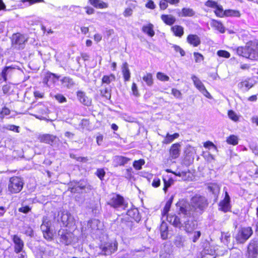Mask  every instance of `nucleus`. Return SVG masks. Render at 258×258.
<instances>
[{"instance_id": "13d9d810", "label": "nucleus", "mask_w": 258, "mask_h": 258, "mask_svg": "<svg viewBox=\"0 0 258 258\" xmlns=\"http://www.w3.org/2000/svg\"><path fill=\"white\" fill-rule=\"evenodd\" d=\"M217 55L219 56L223 57L225 58H229L230 56L229 52L226 50H220L217 51Z\"/></svg>"}, {"instance_id": "5701e85b", "label": "nucleus", "mask_w": 258, "mask_h": 258, "mask_svg": "<svg viewBox=\"0 0 258 258\" xmlns=\"http://www.w3.org/2000/svg\"><path fill=\"white\" fill-rule=\"evenodd\" d=\"M187 41L190 45L197 47L201 43L200 38L196 34H189L187 37Z\"/></svg>"}, {"instance_id": "3c124183", "label": "nucleus", "mask_w": 258, "mask_h": 258, "mask_svg": "<svg viewBox=\"0 0 258 258\" xmlns=\"http://www.w3.org/2000/svg\"><path fill=\"white\" fill-rule=\"evenodd\" d=\"M69 11L71 12H74L76 14H80L81 12V8L79 6L71 5L69 7Z\"/></svg>"}, {"instance_id": "b1692460", "label": "nucleus", "mask_w": 258, "mask_h": 258, "mask_svg": "<svg viewBox=\"0 0 258 258\" xmlns=\"http://www.w3.org/2000/svg\"><path fill=\"white\" fill-rule=\"evenodd\" d=\"M89 2L97 9H105L108 7V4L101 0H89Z\"/></svg>"}, {"instance_id": "4d7b16f0", "label": "nucleus", "mask_w": 258, "mask_h": 258, "mask_svg": "<svg viewBox=\"0 0 258 258\" xmlns=\"http://www.w3.org/2000/svg\"><path fill=\"white\" fill-rule=\"evenodd\" d=\"M54 98L59 103H62L67 102L66 98L61 94L55 95Z\"/></svg>"}, {"instance_id": "6e6d98bb", "label": "nucleus", "mask_w": 258, "mask_h": 258, "mask_svg": "<svg viewBox=\"0 0 258 258\" xmlns=\"http://www.w3.org/2000/svg\"><path fill=\"white\" fill-rule=\"evenodd\" d=\"M157 78L161 81H168L169 80L168 76L161 72H158L157 74Z\"/></svg>"}, {"instance_id": "20e7f679", "label": "nucleus", "mask_w": 258, "mask_h": 258, "mask_svg": "<svg viewBox=\"0 0 258 258\" xmlns=\"http://www.w3.org/2000/svg\"><path fill=\"white\" fill-rule=\"evenodd\" d=\"M118 243L116 240L102 242L96 247V257L109 256L117 251Z\"/></svg>"}, {"instance_id": "f8f14e48", "label": "nucleus", "mask_w": 258, "mask_h": 258, "mask_svg": "<svg viewBox=\"0 0 258 258\" xmlns=\"http://www.w3.org/2000/svg\"><path fill=\"white\" fill-rule=\"evenodd\" d=\"M58 221L60 220L64 226H72L75 224V219L74 217L68 212L63 211L61 212L60 217H58Z\"/></svg>"}, {"instance_id": "09e8293b", "label": "nucleus", "mask_w": 258, "mask_h": 258, "mask_svg": "<svg viewBox=\"0 0 258 258\" xmlns=\"http://www.w3.org/2000/svg\"><path fill=\"white\" fill-rule=\"evenodd\" d=\"M42 233L45 232L50 229V222L49 221H43L40 226Z\"/></svg>"}, {"instance_id": "a878e982", "label": "nucleus", "mask_w": 258, "mask_h": 258, "mask_svg": "<svg viewBox=\"0 0 258 258\" xmlns=\"http://www.w3.org/2000/svg\"><path fill=\"white\" fill-rule=\"evenodd\" d=\"M160 231L161 237L162 239H167L168 238V227L167 224L166 222L163 221L161 223L160 227Z\"/></svg>"}, {"instance_id": "4be33fe9", "label": "nucleus", "mask_w": 258, "mask_h": 258, "mask_svg": "<svg viewBox=\"0 0 258 258\" xmlns=\"http://www.w3.org/2000/svg\"><path fill=\"white\" fill-rule=\"evenodd\" d=\"M126 214L136 222H139L141 220V216L139 214L138 209L136 208H133L127 210Z\"/></svg>"}, {"instance_id": "dca6fc26", "label": "nucleus", "mask_w": 258, "mask_h": 258, "mask_svg": "<svg viewBox=\"0 0 258 258\" xmlns=\"http://www.w3.org/2000/svg\"><path fill=\"white\" fill-rule=\"evenodd\" d=\"M77 97L81 103L86 106H90L92 104V99L89 98L86 94V93L78 91L77 92Z\"/></svg>"}, {"instance_id": "37998d69", "label": "nucleus", "mask_w": 258, "mask_h": 258, "mask_svg": "<svg viewBox=\"0 0 258 258\" xmlns=\"http://www.w3.org/2000/svg\"><path fill=\"white\" fill-rule=\"evenodd\" d=\"M173 201V197H171L169 200L166 202L165 206L164 208L163 211V214L164 215H166L168 214V212L170 210V209L171 208V206L172 203Z\"/></svg>"}, {"instance_id": "c9c22d12", "label": "nucleus", "mask_w": 258, "mask_h": 258, "mask_svg": "<svg viewBox=\"0 0 258 258\" xmlns=\"http://www.w3.org/2000/svg\"><path fill=\"white\" fill-rule=\"evenodd\" d=\"M130 226L127 227L125 236H131L137 233L135 224L131 221Z\"/></svg>"}, {"instance_id": "aec40b11", "label": "nucleus", "mask_w": 258, "mask_h": 258, "mask_svg": "<svg viewBox=\"0 0 258 258\" xmlns=\"http://www.w3.org/2000/svg\"><path fill=\"white\" fill-rule=\"evenodd\" d=\"M59 77L57 76L55 74L48 73L43 79V83L46 84L48 86H49L51 84H54L57 81Z\"/></svg>"}, {"instance_id": "a211bd4d", "label": "nucleus", "mask_w": 258, "mask_h": 258, "mask_svg": "<svg viewBox=\"0 0 258 258\" xmlns=\"http://www.w3.org/2000/svg\"><path fill=\"white\" fill-rule=\"evenodd\" d=\"M181 145L177 143L172 145L169 150L170 157L172 159H176L180 155Z\"/></svg>"}, {"instance_id": "423d86ee", "label": "nucleus", "mask_w": 258, "mask_h": 258, "mask_svg": "<svg viewBox=\"0 0 258 258\" xmlns=\"http://www.w3.org/2000/svg\"><path fill=\"white\" fill-rule=\"evenodd\" d=\"M108 204L115 209L123 210H126L128 207V203L123 197L118 194L113 195Z\"/></svg>"}, {"instance_id": "0eeeda50", "label": "nucleus", "mask_w": 258, "mask_h": 258, "mask_svg": "<svg viewBox=\"0 0 258 258\" xmlns=\"http://www.w3.org/2000/svg\"><path fill=\"white\" fill-rule=\"evenodd\" d=\"M57 234L59 242L64 245H71L76 240L74 234L67 229H60Z\"/></svg>"}, {"instance_id": "a18cd8bd", "label": "nucleus", "mask_w": 258, "mask_h": 258, "mask_svg": "<svg viewBox=\"0 0 258 258\" xmlns=\"http://www.w3.org/2000/svg\"><path fill=\"white\" fill-rule=\"evenodd\" d=\"M229 258H242V255L239 250L232 249Z\"/></svg>"}, {"instance_id": "cd10ccee", "label": "nucleus", "mask_w": 258, "mask_h": 258, "mask_svg": "<svg viewBox=\"0 0 258 258\" xmlns=\"http://www.w3.org/2000/svg\"><path fill=\"white\" fill-rule=\"evenodd\" d=\"M61 84L68 88H71L75 85V82L69 77H64L61 80Z\"/></svg>"}, {"instance_id": "4468645a", "label": "nucleus", "mask_w": 258, "mask_h": 258, "mask_svg": "<svg viewBox=\"0 0 258 258\" xmlns=\"http://www.w3.org/2000/svg\"><path fill=\"white\" fill-rule=\"evenodd\" d=\"M38 139L40 142L48 144L51 146L55 145L57 144L59 141L58 138L50 134H43L39 135Z\"/></svg>"}, {"instance_id": "1a4fd4ad", "label": "nucleus", "mask_w": 258, "mask_h": 258, "mask_svg": "<svg viewBox=\"0 0 258 258\" xmlns=\"http://www.w3.org/2000/svg\"><path fill=\"white\" fill-rule=\"evenodd\" d=\"M253 233V230L250 227H242L238 229L235 238L238 243H244Z\"/></svg>"}, {"instance_id": "f704fd0d", "label": "nucleus", "mask_w": 258, "mask_h": 258, "mask_svg": "<svg viewBox=\"0 0 258 258\" xmlns=\"http://www.w3.org/2000/svg\"><path fill=\"white\" fill-rule=\"evenodd\" d=\"M172 32L176 36L181 37L184 33L183 28L181 26L175 25L171 28Z\"/></svg>"}, {"instance_id": "ea45409f", "label": "nucleus", "mask_w": 258, "mask_h": 258, "mask_svg": "<svg viewBox=\"0 0 258 258\" xmlns=\"http://www.w3.org/2000/svg\"><path fill=\"white\" fill-rule=\"evenodd\" d=\"M115 79V76L113 74H110L109 76L105 75L102 79V85L103 84H109L111 82L114 81Z\"/></svg>"}, {"instance_id": "338daca9", "label": "nucleus", "mask_w": 258, "mask_h": 258, "mask_svg": "<svg viewBox=\"0 0 258 258\" xmlns=\"http://www.w3.org/2000/svg\"><path fill=\"white\" fill-rule=\"evenodd\" d=\"M205 6H206L208 7L216 9L217 8V7L218 6V5L216 2L212 1L211 0H208V1H207L206 2Z\"/></svg>"}, {"instance_id": "79ce46f5", "label": "nucleus", "mask_w": 258, "mask_h": 258, "mask_svg": "<svg viewBox=\"0 0 258 258\" xmlns=\"http://www.w3.org/2000/svg\"><path fill=\"white\" fill-rule=\"evenodd\" d=\"M143 80L148 86H151L153 84V76L150 73H147L146 75L144 76L143 77Z\"/></svg>"}, {"instance_id": "f03ea898", "label": "nucleus", "mask_w": 258, "mask_h": 258, "mask_svg": "<svg viewBox=\"0 0 258 258\" xmlns=\"http://www.w3.org/2000/svg\"><path fill=\"white\" fill-rule=\"evenodd\" d=\"M209 205L207 199L204 196L196 195L190 200L189 204L187 202L182 200L178 202L176 207L183 208L187 211L190 212L192 214L199 217L206 211Z\"/></svg>"}, {"instance_id": "e2e57ef3", "label": "nucleus", "mask_w": 258, "mask_h": 258, "mask_svg": "<svg viewBox=\"0 0 258 258\" xmlns=\"http://www.w3.org/2000/svg\"><path fill=\"white\" fill-rule=\"evenodd\" d=\"M31 210V208L28 206H23L19 208L18 211L24 214H27Z\"/></svg>"}, {"instance_id": "2f4dec72", "label": "nucleus", "mask_w": 258, "mask_h": 258, "mask_svg": "<svg viewBox=\"0 0 258 258\" xmlns=\"http://www.w3.org/2000/svg\"><path fill=\"white\" fill-rule=\"evenodd\" d=\"M117 222L118 223L119 222V226L122 229L123 235L125 236L127 227L130 226V224H131V221H127L121 218L120 221L117 220Z\"/></svg>"}, {"instance_id": "c85d7f7f", "label": "nucleus", "mask_w": 258, "mask_h": 258, "mask_svg": "<svg viewBox=\"0 0 258 258\" xmlns=\"http://www.w3.org/2000/svg\"><path fill=\"white\" fill-rule=\"evenodd\" d=\"M161 18L166 25L170 26L173 25L176 21V18L171 15H162Z\"/></svg>"}, {"instance_id": "bb28decb", "label": "nucleus", "mask_w": 258, "mask_h": 258, "mask_svg": "<svg viewBox=\"0 0 258 258\" xmlns=\"http://www.w3.org/2000/svg\"><path fill=\"white\" fill-rule=\"evenodd\" d=\"M121 69L124 81H128L131 78V73L128 68V63L126 62H125L122 64Z\"/></svg>"}, {"instance_id": "bf43d9fd", "label": "nucleus", "mask_w": 258, "mask_h": 258, "mask_svg": "<svg viewBox=\"0 0 258 258\" xmlns=\"http://www.w3.org/2000/svg\"><path fill=\"white\" fill-rule=\"evenodd\" d=\"M172 47L174 49L175 52H179L181 56H183L185 55V53L184 51L179 46L177 45H173Z\"/></svg>"}, {"instance_id": "f257e3e1", "label": "nucleus", "mask_w": 258, "mask_h": 258, "mask_svg": "<svg viewBox=\"0 0 258 258\" xmlns=\"http://www.w3.org/2000/svg\"><path fill=\"white\" fill-rule=\"evenodd\" d=\"M179 216L175 214L167 215V221L174 227L179 229L183 228L187 233H191L196 229V219L199 217L192 214L182 207H176Z\"/></svg>"}, {"instance_id": "7ed1b4c3", "label": "nucleus", "mask_w": 258, "mask_h": 258, "mask_svg": "<svg viewBox=\"0 0 258 258\" xmlns=\"http://www.w3.org/2000/svg\"><path fill=\"white\" fill-rule=\"evenodd\" d=\"M236 52L240 56L252 60L258 59V41H250L244 47H238Z\"/></svg>"}, {"instance_id": "412c9836", "label": "nucleus", "mask_w": 258, "mask_h": 258, "mask_svg": "<svg viewBox=\"0 0 258 258\" xmlns=\"http://www.w3.org/2000/svg\"><path fill=\"white\" fill-rule=\"evenodd\" d=\"M131 160L130 158L122 156H115L113 159L114 166H123Z\"/></svg>"}, {"instance_id": "4c0bfd02", "label": "nucleus", "mask_w": 258, "mask_h": 258, "mask_svg": "<svg viewBox=\"0 0 258 258\" xmlns=\"http://www.w3.org/2000/svg\"><path fill=\"white\" fill-rule=\"evenodd\" d=\"M187 234L193 242H196L201 236V232L200 231H193L191 233Z\"/></svg>"}, {"instance_id": "052dcab7", "label": "nucleus", "mask_w": 258, "mask_h": 258, "mask_svg": "<svg viewBox=\"0 0 258 258\" xmlns=\"http://www.w3.org/2000/svg\"><path fill=\"white\" fill-rule=\"evenodd\" d=\"M228 115L229 117L233 121H236L238 120V116L233 110H229Z\"/></svg>"}, {"instance_id": "6ab92c4d", "label": "nucleus", "mask_w": 258, "mask_h": 258, "mask_svg": "<svg viewBox=\"0 0 258 258\" xmlns=\"http://www.w3.org/2000/svg\"><path fill=\"white\" fill-rule=\"evenodd\" d=\"M13 241L15 243V252L17 253L20 252L24 247V242L17 235H14L13 237Z\"/></svg>"}, {"instance_id": "7c9ffc66", "label": "nucleus", "mask_w": 258, "mask_h": 258, "mask_svg": "<svg viewBox=\"0 0 258 258\" xmlns=\"http://www.w3.org/2000/svg\"><path fill=\"white\" fill-rule=\"evenodd\" d=\"M211 26L214 27L217 30L219 31L221 33H224L225 32V28L220 21L213 20L212 21Z\"/></svg>"}, {"instance_id": "f3484780", "label": "nucleus", "mask_w": 258, "mask_h": 258, "mask_svg": "<svg viewBox=\"0 0 258 258\" xmlns=\"http://www.w3.org/2000/svg\"><path fill=\"white\" fill-rule=\"evenodd\" d=\"M100 222L97 219H92L88 221L87 228L92 233L95 234L99 230Z\"/></svg>"}, {"instance_id": "603ef678", "label": "nucleus", "mask_w": 258, "mask_h": 258, "mask_svg": "<svg viewBox=\"0 0 258 258\" xmlns=\"http://www.w3.org/2000/svg\"><path fill=\"white\" fill-rule=\"evenodd\" d=\"M238 86L240 89L243 88L244 87L249 89L253 86V84L250 83L248 81L245 80L242 82H241L238 84Z\"/></svg>"}, {"instance_id": "c756f323", "label": "nucleus", "mask_w": 258, "mask_h": 258, "mask_svg": "<svg viewBox=\"0 0 258 258\" xmlns=\"http://www.w3.org/2000/svg\"><path fill=\"white\" fill-rule=\"evenodd\" d=\"M179 137V135L178 133H174L173 135H170L169 133H167L163 140L162 143L164 144H169Z\"/></svg>"}, {"instance_id": "2eb2a0df", "label": "nucleus", "mask_w": 258, "mask_h": 258, "mask_svg": "<svg viewBox=\"0 0 258 258\" xmlns=\"http://www.w3.org/2000/svg\"><path fill=\"white\" fill-rule=\"evenodd\" d=\"M231 208L230 198L228 193L226 191L224 199L218 204V210L224 213H226L230 211Z\"/></svg>"}, {"instance_id": "39448f33", "label": "nucleus", "mask_w": 258, "mask_h": 258, "mask_svg": "<svg viewBox=\"0 0 258 258\" xmlns=\"http://www.w3.org/2000/svg\"><path fill=\"white\" fill-rule=\"evenodd\" d=\"M70 190L72 193H88L93 189L92 186L87 180H82L71 183Z\"/></svg>"}, {"instance_id": "774afa93", "label": "nucleus", "mask_w": 258, "mask_h": 258, "mask_svg": "<svg viewBox=\"0 0 258 258\" xmlns=\"http://www.w3.org/2000/svg\"><path fill=\"white\" fill-rule=\"evenodd\" d=\"M133 13V10L130 8H126L123 12V15L124 17H128L132 16Z\"/></svg>"}, {"instance_id": "ddd939ff", "label": "nucleus", "mask_w": 258, "mask_h": 258, "mask_svg": "<svg viewBox=\"0 0 258 258\" xmlns=\"http://www.w3.org/2000/svg\"><path fill=\"white\" fill-rule=\"evenodd\" d=\"M258 255V241L252 240L247 247L246 258H257Z\"/></svg>"}, {"instance_id": "393cba45", "label": "nucleus", "mask_w": 258, "mask_h": 258, "mask_svg": "<svg viewBox=\"0 0 258 258\" xmlns=\"http://www.w3.org/2000/svg\"><path fill=\"white\" fill-rule=\"evenodd\" d=\"M207 189L209 192L213 194L215 200L216 201L220 191L219 186L216 184H210L208 186Z\"/></svg>"}, {"instance_id": "58836bf2", "label": "nucleus", "mask_w": 258, "mask_h": 258, "mask_svg": "<svg viewBox=\"0 0 258 258\" xmlns=\"http://www.w3.org/2000/svg\"><path fill=\"white\" fill-rule=\"evenodd\" d=\"M111 90L109 87H105L100 90V94L102 97L107 99H110L111 98Z\"/></svg>"}, {"instance_id": "e433bc0d", "label": "nucleus", "mask_w": 258, "mask_h": 258, "mask_svg": "<svg viewBox=\"0 0 258 258\" xmlns=\"http://www.w3.org/2000/svg\"><path fill=\"white\" fill-rule=\"evenodd\" d=\"M195 15V12L190 8H184L181 10V17H192Z\"/></svg>"}, {"instance_id": "a19ab883", "label": "nucleus", "mask_w": 258, "mask_h": 258, "mask_svg": "<svg viewBox=\"0 0 258 258\" xmlns=\"http://www.w3.org/2000/svg\"><path fill=\"white\" fill-rule=\"evenodd\" d=\"M225 16L239 17L240 14L239 11L233 10H227L225 11Z\"/></svg>"}, {"instance_id": "6e6552de", "label": "nucleus", "mask_w": 258, "mask_h": 258, "mask_svg": "<svg viewBox=\"0 0 258 258\" xmlns=\"http://www.w3.org/2000/svg\"><path fill=\"white\" fill-rule=\"evenodd\" d=\"M24 184V181L22 178L13 176L9 180L8 190L12 194L18 193L22 189Z\"/></svg>"}, {"instance_id": "5fc2aeb1", "label": "nucleus", "mask_w": 258, "mask_h": 258, "mask_svg": "<svg viewBox=\"0 0 258 258\" xmlns=\"http://www.w3.org/2000/svg\"><path fill=\"white\" fill-rule=\"evenodd\" d=\"M95 174L100 180H102L105 175V172L103 168H98L97 169Z\"/></svg>"}, {"instance_id": "9b49d317", "label": "nucleus", "mask_w": 258, "mask_h": 258, "mask_svg": "<svg viewBox=\"0 0 258 258\" xmlns=\"http://www.w3.org/2000/svg\"><path fill=\"white\" fill-rule=\"evenodd\" d=\"M12 44L19 49L23 48L25 43L27 41V39L24 35L20 33H16L12 36Z\"/></svg>"}, {"instance_id": "49530a36", "label": "nucleus", "mask_w": 258, "mask_h": 258, "mask_svg": "<svg viewBox=\"0 0 258 258\" xmlns=\"http://www.w3.org/2000/svg\"><path fill=\"white\" fill-rule=\"evenodd\" d=\"M164 181V187L163 190L165 192L168 190V188L173 183L174 180L172 178H169L168 180H166V179L163 178Z\"/></svg>"}, {"instance_id": "9d476101", "label": "nucleus", "mask_w": 258, "mask_h": 258, "mask_svg": "<svg viewBox=\"0 0 258 258\" xmlns=\"http://www.w3.org/2000/svg\"><path fill=\"white\" fill-rule=\"evenodd\" d=\"M19 68L16 65L12 64L10 66H6L0 73V83L7 82L8 80L11 78L17 70Z\"/></svg>"}, {"instance_id": "473e14b6", "label": "nucleus", "mask_w": 258, "mask_h": 258, "mask_svg": "<svg viewBox=\"0 0 258 258\" xmlns=\"http://www.w3.org/2000/svg\"><path fill=\"white\" fill-rule=\"evenodd\" d=\"M191 79L195 86L201 92L206 88L203 83L197 76L193 75L191 77Z\"/></svg>"}, {"instance_id": "c03bdc74", "label": "nucleus", "mask_w": 258, "mask_h": 258, "mask_svg": "<svg viewBox=\"0 0 258 258\" xmlns=\"http://www.w3.org/2000/svg\"><path fill=\"white\" fill-rule=\"evenodd\" d=\"M145 162L144 159L136 160L133 163V166L136 170H139L142 169V166L145 164Z\"/></svg>"}, {"instance_id": "de8ad7c7", "label": "nucleus", "mask_w": 258, "mask_h": 258, "mask_svg": "<svg viewBox=\"0 0 258 258\" xmlns=\"http://www.w3.org/2000/svg\"><path fill=\"white\" fill-rule=\"evenodd\" d=\"M215 13L219 17H223L225 16V11H223L222 6L218 5L216 8Z\"/></svg>"}, {"instance_id": "680f3d73", "label": "nucleus", "mask_w": 258, "mask_h": 258, "mask_svg": "<svg viewBox=\"0 0 258 258\" xmlns=\"http://www.w3.org/2000/svg\"><path fill=\"white\" fill-rule=\"evenodd\" d=\"M174 244L178 247H181L183 245L182 238L180 236L176 237L175 239Z\"/></svg>"}, {"instance_id": "72a5a7b5", "label": "nucleus", "mask_w": 258, "mask_h": 258, "mask_svg": "<svg viewBox=\"0 0 258 258\" xmlns=\"http://www.w3.org/2000/svg\"><path fill=\"white\" fill-rule=\"evenodd\" d=\"M154 26L153 24L150 23L147 25L144 26L142 28V31L145 33H146L149 36L152 37L154 35L155 32L153 30Z\"/></svg>"}, {"instance_id": "69168bd1", "label": "nucleus", "mask_w": 258, "mask_h": 258, "mask_svg": "<svg viewBox=\"0 0 258 258\" xmlns=\"http://www.w3.org/2000/svg\"><path fill=\"white\" fill-rule=\"evenodd\" d=\"M194 56L195 58V61L196 62H200L204 59L203 55L199 52H194Z\"/></svg>"}, {"instance_id": "864d4df0", "label": "nucleus", "mask_w": 258, "mask_h": 258, "mask_svg": "<svg viewBox=\"0 0 258 258\" xmlns=\"http://www.w3.org/2000/svg\"><path fill=\"white\" fill-rule=\"evenodd\" d=\"M44 238L48 241H51L53 239V233L50 229L43 233Z\"/></svg>"}, {"instance_id": "0e129e2a", "label": "nucleus", "mask_w": 258, "mask_h": 258, "mask_svg": "<svg viewBox=\"0 0 258 258\" xmlns=\"http://www.w3.org/2000/svg\"><path fill=\"white\" fill-rule=\"evenodd\" d=\"M133 173L132 168L130 167L125 170L124 177L127 179H131L133 177Z\"/></svg>"}, {"instance_id": "8fccbe9b", "label": "nucleus", "mask_w": 258, "mask_h": 258, "mask_svg": "<svg viewBox=\"0 0 258 258\" xmlns=\"http://www.w3.org/2000/svg\"><path fill=\"white\" fill-rule=\"evenodd\" d=\"M229 144L236 145L238 144V139L236 136L234 135L230 136L226 140Z\"/></svg>"}]
</instances>
